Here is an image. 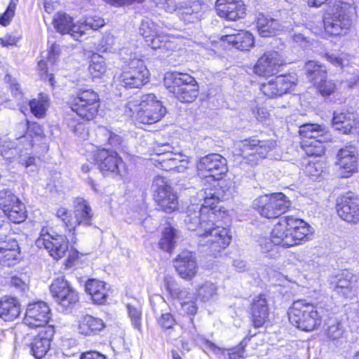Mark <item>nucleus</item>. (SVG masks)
I'll list each match as a JSON object with an SVG mask.
<instances>
[{
	"instance_id": "f257e3e1",
	"label": "nucleus",
	"mask_w": 359,
	"mask_h": 359,
	"mask_svg": "<svg viewBox=\"0 0 359 359\" xmlns=\"http://www.w3.org/2000/svg\"><path fill=\"white\" fill-rule=\"evenodd\" d=\"M224 182H221L219 184V189L217 190L205 189L198 192L197 198L201 203L190 204L182 215L184 223L189 230H197V234L199 236V233H202L205 228L213 225L212 219L215 215L212 210L215 205L219 201L228 199L231 195L229 189L221 192V189L224 187Z\"/></svg>"
},
{
	"instance_id": "f03ea898",
	"label": "nucleus",
	"mask_w": 359,
	"mask_h": 359,
	"mask_svg": "<svg viewBox=\"0 0 359 359\" xmlns=\"http://www.w3.org/2000/svg\"><path fill=\"white\" fill-rule=\"evenodd\" d=\"M355 14V7L353 0L336 1L324 17L325 31L333 36L346 34L352 25Z\"/></svg>"
},
{
	"instance_id": "7ed1b4c3",
	"label": "nucleus",
	"mask_w": 359,
	"mask_h": 359,
	"mask_svg": "<svg viewBox=\"0 0 359 359\" xmlns=\"http://www.w3.org/2000/svg\"><path fill=\"white\" fill-rule=\"evenodd\" d=\"M126 107L130 116L144 124H151L160 121L166 114V109L153 93L142 96L141 100L129 101Z\"/></svg>"
},
{
	"instance_id": "20e7f679",
	"label": "nucleus",
	"mask_w": 359,
	"mask_h": 359,
	"mask_svg": "<svg viewBox=\"0 0 359 359\" xmlns=\"http://www.w3.org/2000/svg\"><path fill=\"white\" fill-rule=\"evenodd\" d=\"M288 318L292 325L298 329L310 332L320 326L322 313L318 306L298 300L289 309Z\"/></svg>"
},
{
	"instance_id": "39448f33",
	"label": "nucleus",
	"mask_w": 359,
	"mask_h": 359,
	"mask_svg": "<svg viewBox=\"0 0 359 359\" xmlns=\"http://www.w3.org/2000/svg\"><path fill=\"white\" fill-rule=\"evenodd\" d=\"M164 85L169 93L182 102H192L198 95V86L191 75L179 72H167Z\"/></svg>"
},
{
	"instance_id": "423d86ee",
	"label": "nucleus",
	"mask_w": 359,
	"mask_h": 359,
	"mask_svg": "<svg viewBox=\"0 0 359 359\" xmlns=\"http://www.w3.org/2000/svg\"><path fill=\"white\" fill-rule=\"evenodd\" d=\"M276 146V142L273 140H261L254 137L236 142L235 152L243 158L241 162L253 166L260 159L264 158Z\"/></svg>"
},
{
	"instance_id": "0eeeda50",
	"label": "nucleus",
	"mask_w": 359,
	"mask_h": 359,
	"mask_svg": "<svg viewBox=\"0 0 359 359\" xmlns=\"http://www.w3.org/2000/svg\"><path fill=\"white\" fill-rule=\"evenodd\" d=\"M99 96L92 89H80L72 95L70 107L82 119L90 121L95 118L98 111Z\"/></svg>"
},
{
	"instance_id": "6e6552de",
	"label": "nucleus",
	"mask_w": 359,
	"mask_h": 359,
	"mask_svg": "<svg viewBox=\"0 0 359 359\" xmlns=\"http://www.w3.org/2000/svg\"><path fill=\"white\" fill-rule=\"evenodd\" d=\"M290 205V201L283 193L262 195L253 202L255 208L259 214L269 219L278 217Z\"/></svg>"
},
{
	"instance_id": "1a4fd4ad",
	"label": "nucleus",
	"mask_w": 359,
	"mask_h": 359,
	"mask_svg": "<svg viewBox=\"0 0 359 359\" xmlns=\"http://www.w3.org/2000/svg\"><path fill=\"white\" fill-rule=\"evenodd\" d=\"M209 226L202 233H199L200 245L207 247V250L213 256H217L221 251L224 250L230 243L231 236L227 229Z\"/></svg>"
},
{
	"instance_id": "9d476101",
	"label": "nucleus",
	"mask_w": 359,
	"mask_h": 359,
	"mask_svg": "<svg viewBox=\"0 0 359 359\" xmlns=\"http://www.w3.org/2000/svg\"><path fill=\"white\" fill-rule=\"evenodd\" d=\"M120 76V85L126 88H140L149 81V71L142 60L133 57Z\"/></svg>"
},
{
	"instance_id": "9b49d317",
	"label": "nucleus",
	"mask_w": 359,
	"mask_h": 359,
	"mask_svg": "<svg viewBox=\"0 0 359 359\" xmlns=\"http://www.w3.org/2000/svg\"><path fill=\"white\" fill-rule=\"evenodd\" d=\"M154 198L158 207L165 212L170 213L177 208V195L170 186L166 184L161 177H157L152 184Z\"/></svg>"
},
{
	"instance_id": "f8f14e48",
	"label": "nucleus",
	"mask_w": 359,
	"mask_h": 359,
	"mask_svg": "<svg viewBox=\"0 0 359 359\" xmlns=\"http://www.w3.org/2000/svg\"><path fill=\"white\" fill-rule=\"evenodd\" d=\"M50 292L55 301L66 309L79 301L78 293L63 276H60L53 280L50 285Z\"/></svg>"
},
{
	"instance_id": "ddd939ff",
	"label": "nucleus",
	"mask_w": 359,
	"mask_h": 359,
	"mask_svg": "<svg viewBox=\"0 0 359 359\" xmlns=\"http://www.w3.org/2000/svg\"><path fill=\"white\" fill-rule=\"evenodd\" d=\"M227 161L218 154H210L200 158L197 163L198 170L205 177L219 180L227 172Z\"/></svg>"
},
{
	"instance_id": "4468645a",
	"label": "nucleus",
	"mask_w": 359,
	"mask_h": 359,
	"mask_svg": "<svg viewBox=\"0 0 359 359\" xmlns=\"http://www.w3.org/2000/svg\"><path fill=\"white\" fill-rule=\"evenodd\" d=\"M42 230L40 236L36 241V245L39 248H44L55 259L62 258L68 250V241L62 235H53Z\"/></svg>"
},
{
	"instance_id": "2eb2a0df",
	"label": "nucleus",
	"mask_w": 359,
	"mask_h": 359,
	"mask_svg": "<svg viewBox=\"0 0 359 359\" xmlns=\"http://www.w3.org/2000/svg\"><path fill=\"white\" fill-rule=\"evenodd\" d=\"M358 160V150L353 144L341 148L337 154L336 164L339 166L337 172L341 178L349 177L356 171Z\"/></svg>"
},
{
	"instance_id": "dca6fc26",
	"label": "nucleus",
	"mask_w": 359,
	"mask_h": 359,
	"mask_svg": "<svg viewBox=\"0 0 359 359\" xmlns=\"http://www.w3.org/2000/svg\"><path fill=\"white\" fill-rule=\"evenodd\" d=\"M50 309L44 302H36L27 306L24 323L31 328L46 327L50 319Z\"/></svg>"
},
{
	"instance_id": "f3484780",
	"label": "nucleus",
	"mask_w": 359,
	"mask_h": 359,
	"mask_svg": "<svg viewBox=\"0 0 359 359\" xmlns=\"http://www.w3.org/2000/svg\"><path fill=\"white\" fill-rule=\"evenodd\" d=\"M97 162L104 174L116 173L122 175L125 171V163L117 152L113 149L102 148L97 150Z\"/></svg>"
},
{
	"instance_id": "a211bd4d",
	"label": "nucleus",
	"mask_w": 359,
	"mask_h": 359,
	"mask_svg": "<svg viewBox=\"0 0 359 359\" xmlns=\"http://www.w3.org/2000/svg\"><path fill=\"white\" fill-rule=\"evenodd\" d=\"M285 65L283 56L278 51L265 52L254 66V72L259 76H270L277 74Z\"/></svg>"
},
{
	"instance_id": "6ab92c4d",
	"label": "nucleus",
	"mask_w": 359,
	"mask_h": 359,
	"mask_svg": "<svg viewBox=\"0 0 359 359\" xmlns=\"http://www.w3.org/2000/svg\"><path fill=\"white\" fill-rule=\"evenodd\" d=\"M338 215L344 221L356 223L359 221V198L353 193L341 196L337 204Z\"/></svg>"
},
{
	"instance_id": "aec40b11",
	"label": "nucleus",
	"mask_w": 359,
	"mask_h": 359,
	"mask_svg": "<svg viewBox=\"0 0 359 359\" xmlns=\"http://www.w3.org/2000/svg\"><path fill=\"white\" fill-rule=\"evenodd\" d=\"M174 266L179 276L185 280H191L198 269L196 254L187 250L177 255L174 260Z\"/></svg>"
},
{
	"instance_id": "412c9836",
	"label": "nucleus",
	"mask_w": 359,
	"mask_h": 359,
	"mask_svg": "<svg viewBox=\"0 0 359 359\" xmlns=\"http://www.w3.org/2000/svg\"><path fill=\"white\" fill-rule=\"evenodd\" d=\"M93 212L88 202L81 197L74 200V217L70 222V231H76V226H90L92 225Z\"/></svg>"
},
{
	"instance_id": "4be33fe9",
	"label": "nucleus",
	"mask_w": 359,
	"mask_h": 359,
	"mask_svg": "<svg viewBox=\"0 0 359 359\" xmlns=\"http://www.w3.org/2000/svg\"><path fill=\"white\" fill-rule=\"evenodd\" d=\"M294 85L291 76L280 75L261 85V91L267 97L273 98L288 92Z\"/></svg>"
},
{
	"instance_id": "5701e85b",
	"label": "nucleus",
	"mask_w": 359,
	"mask_h": 359,
	"mask_svg": "<svg viewBox=\"0 0 359 359\" xmlns=\"http://www.w3.org/2000/svg\"><path fill=\"white\" fill-rule=\"evenodd\" d=\"M216 11L221 18L234 21L245 16V6L240 0H217Z\"/></svg>"
},
{
	"instance_id": "b1692460",
	"label": "nucleus",
	"mask_w": 359,
	"mask_h": 359,
	"mask_svg": "<svg viewBox=\"0 0 359 359\" xmlns=\"http://www.w3.org/2000/svg\"><path fill=\"white\" fill-rule=\"evenodd\" d=\"M55 330L49 325L42 329L34 337L30 345V353L36 359H41L46 355L50 346V341Z\"/></svg>"
},
{
	"instance_id": "393cba45",
	"label": "nucleus",
	"mask_w": 359,
	"mask_h": 359,
	"mask_svg": "<svg viewBox=\"0 0 359 359\" xmlns=\"http://www.w3.org/2000/svg\"><path fill=\"white\" fill-rule=\"evenodd\" d=\"M53 23L57 31L62 34H68L76 41L81 38L83 31L79 27V22L74 23L72 18L68 15L58 13L54 17Z\"/></svg>"
},
{
	"instance_id": "a878e982",
	"label": "nucleus",
	"mask_w": 359,
	"mask_h": 359,
	"mask_svg": "<svg viewBox=\"0 0 359 359\" xmlns=\"http://www.w3.org/2000/svg\"><path fill=\"white\" fill-rule=\"evenodd\" d=\"M358 285V276L351 271H344L338 276L334 291L344 297H350L355 294Z\"/></svg>"
},
{
	"instance_id": "bb28decb",
	"label": "nucleus",
	"mask_w": 359,
	"mask_h": 359,
	"mask_svg": "<svg viewBox=\"0 0 359 359\" xmlns=\"http://www.w3.org/2000/svg\"><path fill=\"white\" fill-rule=\"evenodd\" d=\"M220 39L241 50H249L255 43L253 35L245 30H239L237 34L228 33L227 35H222Z\"/></svg>"
},
{
	"instance_id": "cd10ccee",
	"label": "nucleus",
	"mask_w": 359,
	"mask_h": 359,
	"mask_svg": "<svg viewBox=\"0 0 359 359\" xmlns=\"http://www.w3.org/2000/svg\"><path fill=\"white\" fill-rule=\"evenodd\" d=\"M251 315L255 327L264 325L269 317L267 301L264 295L255 297L251 304Z\"/></svg>"
},
{
	"instance_id": "c85d7f7f",
	"label": "nucleus",
	"mask_w": 359,
	"mask_h": 359,
	"mask_svg": "<svg viewBox=\"0 0 359 359\" xmlns=\"http://www.w3.org/2000/svg\"><path fill=\"white\" fill-rule=\"evenodd\" d=\"M21 313L19 301L5 296L0 299V318L6 322L13 321Z\"/></svg>"
},
{
	"instance_id": "c756f323",
	"label": "nucleus",
	"mask_w": 359,
	"mask_h": 359,
	"mask_svg": "<svg viewBox=\"0 0 359 359\" xmlns=\"http://www.w3.org/2000/svg\"><path fill=\"white\" fill-rule=\"evenodd\" d=\"M104 323L100 318L85 315L79 320L78 331L82 335L91 336L97 334L104 329Z\"/></svg>"
},
{
	"instance_id": "7c9ffc66",
	"label": "nucleus",
	"mask_w": 359,
	"mask_h": 359,
	"mask_svg": "<svg viewBox=\"0 0 359 359\" xmlns=\"http://www.w3.org/2000/svg\"><path fill=\"white\" fill-rule=\"evenodd\" d=\"M257 28L262 37H270L278 34L282 30V25L273 18L259 14L257 20Z\"/></svg>"
},
{
	"instance_id": "2f4dec72",
	"label": "nucleus",
	"mask_w": 359,
	"mask_h": 359,
	"mask_svg": "<svg viewBox=\"0 0 359 359\" xmlns=\"http://www.w3.org/2000/svg\"><path fill=\"white\" fill-rule=\"evenodd\" d=\"M86 292L91 296L94 303L97 304H104L107 297V289L104 282L96 280H88L85 285Z\"/></svg>"
},
{
	"instance_id": "473e14b6",
	"label": "nucleus",
	"mask_w": 359,
	"mask_h": 359,
	"mask_svg": "<svg viewBox=\"0 0 359 359\" xmlns=\"http://www.w3.org/2000/svg\"><path fill=\"white\" fill-rule=\"evenodd\" d=\"M285 222H278L274 225L271 230V236L273 238L275 244L282 246L283 248L292 247L291 243L293 242L292 236H291L290 231L287 229L285 224Z\"/></svg>"
},
{
	"instance_id": "72a5a7b5",
	"label": "nucleus",
	"mask_w": 359,
	"mask_h": 359,
	"mask_svg": "<svg viewBox=\"0 0 359 359\" xmlns=\"http://www.w3.org/2000/svg\"><path fill=\"white\" fill-rule=\"evenodd\" d=\"M200 9L201 6L196 4H193L191 6L179 4L177 14L186 23H196L201 19Z\"/></svg>"
},
{
	"instance_id": "f704fd0d",
	"label": "nucleus",
	"mask_w": 359,
	"mask_h": 359,
	"mask_svg": "<svg viewBox=\"0 0 359 359\" xmlns=\"http://www.w3.org/2000/svg\"><path fill=\"white\" fill-rule=\"evenodd\" d=\"M308 79L315 86L327 77V71L324 66L316 61H309L305 65Z\"/></svg>"
},
{
	"instance_id": "c9c22d12",
	"label": "nucleus",
	"mask_w": 359,
	"mask_h": 359,
	"mask_svg": "<svg viewBox=\"0 0 359 359\" xmlns=\"http://www.w3.org/2000/svg\"><path fill=\"white\" fill-rule=\"evenodd\" d=\"M177 238V231L171 226L165 228L158 242L159 248L166 252H171L174 249Z\"/></svg>"
},
{
	"instance_id": "e433bc0d",
	"label": "nucleus",
	"mask_w": 359,
	"mask_h": 359,
	"mask_svg": "<svg viewBox=\"0 0 359 359\" xmlns=\"http://www.w3.org/2000/svg\"><path fill=\"white\" fill-rule=\"evenodd\" d=\"M302 148L308 156H321L325 150L321 139L303 140Z\"/></svg>"
},
{
	"instance_id": "4c0bfd02",
	"label": "nucleus",
	"mask_w": 359,
	"mask_h": 359,
	"mask_svg": "<svg viewBox=\"0 0 359 359\" xmlns=\"http://www.w3.org/2000/svg\"><path fill=\"white\" fill-rule=\"evenodd\" d=\"M299 133L304 140L321 139L323 142L325 141V137H323L325 128L320 125H303L300 126Z\"/></svg>"
},
{
	"instance_id": "58836bf2",
	"label": "nucleus",
	"mask_w": 359,
	"mask_h": 359,
	"mask_svg": "<svg viewBox=\"0 0 359 359\" xmlns=\"http://www.w3.org/2000/svg\"><path fill=\"white\" fill-rule=\"evenodd\" d=\"M97 135L99 138L102 139V140H107V144L111 146L114 151L121 147L123 142V140L121 136L111 132L104 126L98 127Z\"/></svg>"
},
{
	"instance_id": "ea45409f",
	"label": "nucleus",
	"mask_w": 359,
	"mask_h": 359,
	"mask_svg": "<svg viewBox=\"0 0 359 359\" xmlns=\"http://www.w3.org/2000/svg\"><path fill=\"white\" fill-rule=\"evenodd\" d=\"M39 99L30 100L29 105L32 113L37 118H42L48 107V98L46 95L40 94Z\"/></svg>"
},
{
	"instance_id": "a19ab883",
	"label": "nucleus",
	"mask_w": 359,
	"mask_h": 359,
	"mask_svg": "<svg viewBox=\"0 0 359 359\" xmlns=\"http://www.w3.org/2000/svg\"><path fill=\"white\" fill-rule=\"evenodd\" d=\"M21 203L11 190L4 189L0 191V208L4 212L8 211L14 205Z\"/></svg>"
},
{
	"instance_id": "79ce46f5",
	"label": "nucleus",
	"mask_w": 359,
	"mask_h": 359,
	"mask_svg": "<svg viewBox=\"0 0 359 359\" xmlns=\"http://www.w3.org/2000/svg\"><path fill=\"white\" fill-rule=\"evenodd\" d=\"M217 294V286L213 283L206 281L198 289V297L203 302L213 299Z\"/></svg>"
},
{
	"instance_id": "37998d69",
	"label": "nucleus",
	"mask_w": 359,
	"mask_h": 359,
	"mask_svg": "<svg viewBox=\"0 0 359 359\" xmlns=\"http://www.w3.org/2000/svg\"><path fill=\"white\" fill-rule=\"evenodd\" d=\"M344 332L341 321L338 318L330 319L327 323V336L330 340L340 339Z\"/></svg>"
},
{
	"instance_id": "c03bdc74",
	"label": "nucleus",
	"mask_w": 359,
	"mask_h": 359,
	"mask_svg": "<svg viewBox=\"0 0 359 359\" xmlns=\"http://www.w3.org/2000/svg\"><path fill=\"white\" fill-rule=\"evenodd\" d=\"M104 58L100 55H93L88 67L89 72L93 77H100L106 72Z\"/></svg>"
},
{
	"instance_id": "a18cd8bd",
	"label": "nucleus",
	"mask_w": 359,
	"mask_h": 359,
	"mask_svg": "<svg viewBox=\"0 0 359 359\" xmlns=\"http://www.w3.org/2000/svg\"><path fill=\"white\" fill-rule=\"evenodd\" d=\"M5 215H7L10 221L13 223H20L25 220L27 212L25 205L21 203L14 205L8 211H6Z\"/></svg>"
},
{
	"instance_id": "49530a36",
	"label": "nucleus",
	"mask_w": 359,
	"mask_h": 359,
	"mask_svg": "<svg viewBox=\"0 0 359 359\" xmlns=\"http://www.w3.org/2000/svg\"><path fill=\"white\" fill-rule=\"evenodd\" d=\"M105 25L104 20L99 15L88 16L81 22H79V27L81 28V37L86 34L88 29L97 30Z\"/></svg>"
},
{
	"instance_id": "de8ad7c7",
	"label": "nucleus",
	"mask_w": 359,
	"mask_h": 359,
	"mask_svg": "<svg viewBox=\"0 0 359 359\" xmlns=\"http://www.w3.org/2000/svg\"><path fill=\"white\" fill-rule=\"evenodd\" d=\"M20 259V251L8 250L1 248L0 250V264L11 266L15 264Z\"/></svg>"
},
{
	"instance_id": "09e8293b",
	"label": "nucleus",
	"mask_w": 359,
	"mask_h": 359,
	"mask_svg": "<svg viewBox=\"0 0 359 359\" xmlns=\"http://www.w3.org/2000/svg\"><path fill=\"white\" fill-rule=\"evenodd\" d=\"M258 242L262 253H269V256L270 257H276L278 254L276 248L279 245L273 243V238L271 236H270V237H261L258 240Z\"/></svg>"
},
{
	"instance_id": "8fccbe9b",
	"label": "nucleus",
	"mask_w": 359,
	"mask_h": 359,
	"mask_svg": "<svg viewBox=\"0 0 359 359\" xmlns=\"http://www.w3.org/2000/svg\"><path fill=\"white\" fill-rule=\"evenodd\" d=\"M29 278L25 273L13 276L11 278L10 284L12 287L25 293L29 290Z\"/></svg>"
},
{
	"instance_id": "3c124183",
	"label": "nucleus",
	"mask_w": 359,
	"mask_h": 359,
	"mask_svg": "<svg viewBox=\"0 0 359 359\" xmlns=\"http://www.w3.org/2000/svg\"><path fill=\"white\" fill-rule=\"evenodd\" d=\"M290 233L294 240L291 243V246L297 245L299 244L302 241L308 238L311 233L310 226L306 222L304 226H299V228Z\"/></svg>"
},
{
	"instance_id": "603ef678",
	"label": "nucleus",
	"mask_w": 359,
	"mask_h": 359,
	"mask_svg": "<svg viewBox=\"0 0 359 359\" xmlns=\"http://www.w3.org/2000/svg\"><path fill=\"white\" fill-rule=\"evenodd\" d=\"M156 25L150 19L146 18L142 20L140 27V34L144 37V40L156 36Z\"/></svg>"
},
{
	"instance_id": "864d4df0",
	"label": "nucleus",
	"mask_w": 359,
	"mask_h": 359,
	"mask_svg": "<svg viewBox=\"0 0 359 359\" xmlns=\"http://www.w3.org/2000/svg\"><path fill=\"white\" fill-rule=\"evenodd\" d=\"M128 315L135 328L141 330L142 310L139 306L127 305Z\"/></svg>"
},
{
	"instance_id": "5fc2aeb1",
	"label": "nucleus",
	"mask_w": 359,
	"mask_h": 359,
	"mask_svg": "<svg viewBox=\"0 0 359 359\" xmlns=\"http://www.w3.org/2000/svg\"><path fill=\"white\" fill-rule=\"evenodd\" d=\"M358 123V122L356 121L355 116H350L346 121L333 126V128L344 134H348L351 133L353 129L357 128Z\"/></svg>"
},
{
	"instance_id": "6e6d98bb",
	"label": "nucleus",
	"mask_w": 359,
	"mask_h": 359,
	"mask_svg": "<svg viewBox=\"0 0 359 359\" xmlns=\"http://www.w3.org/2000/svg\"><path fill=\"white\" fill-rule=\"evenodd\" d=\"M323 163L320 161L309 162L305 167V172L309 176L317 179L323 173Z\"/></svg>"
},
{
	"instance_id": "4d7b16f0",
	"label": "nucleus",
	"mask_w": 359,
	"mask_h": 359,
	"mask_svg": "<svg viewBox=\"0 0 359 359\" xmlns=\"http://www.w3.org/2000/svg\"><path fill=\"white\" fill-rule=\"evenodd\" d=\"M18 1L11 0L9 5L8 6L6 11L0 17V24L6 26L9 24L12 18L15 15V11L17 6Z\"/></svg>"
},
{
	"instance_id": "13d9d810",
	"label": "nucleus",
	"mask_w": 359,
	"mask_h": 359,
	"mask_svg": "<svg viewBox=\"0 0 359 359\" xmlns=\"http://www.w3.org/2000/svg\"><path fill=\"white\" fill-rule=\"evenodd\" d=\"M157 322L161 328L168 330L172 329L176 323L173 316L169 312L161 313L160 316L157 318Z\"/></svg>"
},
{
	"instance_id": "bf43d9fd",
	"label": "nucleus",
	"mask_w": 359,
	"mask_h": 359,
	"mask_svg": "<svg viewBox=\"0 0 359 359\" xmlns=\"http://www.w3.org/2000/svg\"><path fill=\"white\" fill-rule=\"evenodd\" d=\"M1 248L8 249V250L20 251L18 241L4 233L0 235V250H1Z\"/></svg>"
},
{
	"instance_id": "052dcab7",
	"label": "nucleus",
	"mask_w": 359,
	"mask_h": 359,
	"mask_svg": "<svg viewBox=\"0 0 359 359\" xmlns=\"http://www.w3.org/2000/svg\"><path fill=\"white\" fill-rule=\"evenodd\" d=\"M319 93L323 96L331 95L335 90V84L331 81L324 79L323 81L315 85Z\"/></svg>"
},
{
	"instance_id": "680f3d73",
	"label": "nucleus",
	"mask_w": 359,
	"mask_h": 359,
	"mask_svg": "<svg viewBox=\"0 0 359 359\" xmlns=\"http://www.w3.org/2000/svg\"><path fill=\"white\" fill-rule=\"evenodd\" d=\"M246 344L244 341H241L240 344L234 348L226 349L229 359H245V348Z\"/></svg>"
},
{
	"instance_id": "e2e57ef3",
	"label": "nucleus",
	"mask_w": 359,
	"mask_h": 359,
	"mask_svg": "<svg viewBox=\"0 0 359 359\" xmlns=\"http://www.w3.org/2000/svg\"><path fill=\"white\" fill-rule=\"evenodd\" d=\"M280 221L285 222L287 229L291 232L299 228V226H304L306 222L302 219L295 218L292 216L283 217L280 218Z\"/></svg>"
},
{
	"instance_id": "0e129e2a",
	"label": "nucleus",
	"mask_w": 359,
	"mask_h": 359,
	"mask_svg": "<svg viewBox=\"0 0 359 359\" xmlns=\"http://www.w3.org/2000/svg\"><path fill=\"white\" fill-rule=\"evenodd\" d=\"M115 43V39L113 35L108 34L104 35L100 43V50L103 52L111 50Z\"/></svg>"
},
{
	"instance_id": "69168bd1",
	"label": "nucleus",
	"mask_w": 359,
	"mask_h": 359,
	"mask_svg": "<svg viewBox=\"0 0 359 359\" xmlns=\"http://www.w3.org/2000/svg\"><path fill=\"white\" fill-rule=\"evenodd\" d=\"M56 216L60 218L70 230V222L73 221L72 214L65 208H60L57 210Z\"/></svg>"
},
{
	"instance_id": "338daca9",
	"label": "nucleus",
	"mask_w": 359,
	"mask_h": 359,
	"mask_svg": "<svg viewBox=\"0 0 359 359\" xmlns=\"http://www.w3.org/2000/svg\"><path fill=\"white\" fill-rule=\"evenodd\" d=\"M145 41L153 49H157L161 48L165 41L164 40V36H157L156 32V36H152L151 38L149 37Z\"/></svg>"
},
{
	"instance_id": "774afa93",
	"label": "nucleus",
	"mask_w": 359,
	"mask_h": 359,
	"mask_svg": "<svg viewBox=\"0 0 359 359\" xmlns=\"http://www.w3.org/2000/svg\"><path fill=\"white\" fill-rule=\"evenodd\" d=\"M60 55V46L57 43H53L48 52L47 59L51 64H55Z\"/></svg>"
}]
</instances>
